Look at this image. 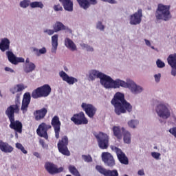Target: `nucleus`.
Wrapping results in <instances>:
<instances>
[{
	"mask_svg": "<svg viewBox=\"0 0 176 176\" xmlns=\"http://www.w3.org/2000/svg\"><path fill=\"white\" fill-rule=\"evenodd\" d=\"M100 83L105 89H119L120 87L129 89L133 94H138L142 93L143 90L142 87L137 85L134 81L126 82L119 79L114 80L111 76H107L104 74L100 78Z\"/></svg>",
	"mask_w": 176,
	"mask_h": 176,
	"instance_id": "nucleus-1",
	"label": "nucleus"
},
{
	"mask_svg": "<svg viewBox=\"0 0 176 176\" xmlns=\"http://www.w3.org/2000/svg\"><path fill=\"white\" fill-rule=\"evenodd\" d=\"M114 107V112L116 115H122L126 112H131L133 106L124 99V94L117 92L111 101Z\"/></svg>",
	"mask_w": 176,
	"mask_h": 176,
	"instance_id": "nucleus-2",
	"label": "nucleus"
},
{
	"mask_svg": "<svg viewBox=\"0 0 176 176\" xmlns=\"http://www.w3.org/2000/svg\"><path fill=\"white\" fill-rule=\"evenodd\" d=\"M170 6H165L163 4H158L155 12V17L157 20H164V21H168L171 19V12H170Z\"/></svg>",
	"mask_w": 176,
	"mask_h": 176,
	"instance_id": "nucleus-3",
	"label": "nucleus"
},
{
	"mask_svg": "<svg viewBox=\"0 0 176 176\" xmlns=\"http://www.w3.org/2000/svg\"><path fill=\"white\" fill-rule=\"evenodd\" d=\"M52 93V87L48 84H45L34 89L32 92V97L36 100L42 98V97H48Z\"/></svg>",
	"mask_w": 176,
	"mask_h": 176,
	"instance_id": "nucleus-4",
	"label": "nucleus"
},
{
	"mask_svg": "<svg viewBox=\"0 0 176 176\" xmlns=\"http://www.w3.org/2000/svg\"><path fill=\"white\" fill-rule=\"evenodd\" d=\"M94 137L96 138L100 149H108L109 146V136L107 133L99 132L98 133H95Z\"/></svg>",
	"mask_w": 176,
	"mask_h": 176,
	"instance_id": "nucleus-5",
	"label": "nucleus"
},
{
	"mask_svg": "<svg viewBox=\"0 0 176 176\" xmlns=\"http://www.w3.org/2000/svg\"><path fill=\"white\" fill-rule=\"evenodd\" d=\"M68 137L65 135L62 137L61 140L58 141L57 144L60 153L64 155L65 156H71V152L68 149Z\"/></svg>",
	"mask_w": 176,
	"mask_h": 176,
	"instance_id": "nucleus-6",
	"label": "nucleus"
},
{
	"mask_svg": "<svg viewBox=\"0 0 176 176\" xmlns=\"http://www.w3.org/2000/svg\"><path fill=\"white\" fill-rule=\"evenodd\" d=\"M156 112L158 116L162 118V119H168L171 116L168 107L164 104H158L156 108Z\"/></svg>",
	"mask_w": 176,
	"mask_h": 176,
	"instance_id": "nucleus-7",
	"label": "nucleus"
},
{
	"mask_svg": "<svg viewBox=\"0 0 176 176\" xmlns=\"http://www.w3.org/2000/svg\"><path fill=\"white\" fill-rule=\"evenodd\" d=\"M81 108L82 111H85L88 118H93L96 116V113H97V108L91 104L82 102L81 104Z\"/></svg>",
	"mask_w": 176,
	"mask_h": 176,
	"instance_id": "nucleus-8",
	"label": "nucleus"
},
{
	"mask_svg": "<svg viewBox=\"0 0 176 176\" xmlns=\"http://www.w3.org/2000/svg\"><path fill=\"white\" fill-rule=\"evenodd\" d=\"M50 129H52V125L42 122L36 129L38 136L45 138V140H48L47 130H50Z\"/></svg>",
	"mask_w": 176,
	"mask_h": 176,
	"instance_id": "nucleus-9",
	"label": "nucleus"
},
{
	"mask_svg": "<svg viewBox=\"0 0 176 176\" xmlns=\"http://www.w3.org/2000/svg\"><path fill=\"white\" fill-rule=\"evenodd\" d=\"M111 148L112 149V151L116 152L117 157L121 164H129V158L127 157L126 154L122 151V149L116 147V146H111Z\"/></svg>",
	"mask_w": 176,
	"mask_h": 176,
	"instance_id": "nucleus-10",
	"label": "nucleus"
},
{
	"mask_svg": "<svg viewBox=\"0 0 176 176\" xmlns=\"http://www.w3.org/2000/svg\"><path fill=\"white\" fill-rule=\"evenodd\" d=\"M45 168L51 175L60 174V173H63V171H64V167L58 168L57 165L52 162H46L45 164Z\"/></svg>",
	"mask_w": 176,
	"mask_h": 176,
	"instance_id": "nucleus-11",
	"label": "nucleus"
},
{
	"mask_svg": "<svg viewBox=\"0 0 176 176\" xmlns=\"http://www.w3.org/2000/svg\"><path fill=\"white\" fill-rule=\"evenodd\" d=\"M72 122H74V124H87L89 120L87 119L86 116L83 111L79 113L74 114L71 118Z\"/></svg>",
	"mask_w": 176,
	"mask_h": 176,
	"instance_id": "nucleus-12",
	"label": "nucleus"
},
{
	"mask_svg": "<svg viewBox=\"0 0 176 176\" xmlns=\"http://www.w3.org/2000/svg\"><path fill=\"white\" fill-rule=\"evenodd\" d=\"M51 124L54 129L55 131V137L57 140L60 138V130L61 129V122H60V118L58 116H55L53 117Z\"/></svg>",
	"mask_w": 176,
	"mask_h": 176,
	"instance_id": "nucleus-13",
	"label": "nucleus"
},
{
	"mask_svg": "<svg viewBox=\"0 0 176 176\" xmlns=\"http://www.w3.org/2000/svg\"><path fill=\"white\" fill-rule=\"evenodd\" d=\"M96 168L100 174H102V175L104 176H119V172H118V170L116 169L109 170L100 165H97Z\"/></svg>",
	"mask_w": 176,
	"mask_h": 176,
	"instance_id": "nucleus-14",
	"label": "nucleus"
},
{
	"mask_svg": "<svg viewBox=\"0 0 176 176\" xmlns=\"http://www.w3.org/2000/svg\"><path fill=\"white\" fill-rule=\"evenodd\" d=\"M102 160L108 167H113L115 166V164H116L115 163L113 156L108 152H104L102 153Z\"/></svg>",
	"mask_w": 176,
	"mask_h": 176,
	"instance_id": "nucleus-15",
	"label": "nucleus"
},
{
	"mask_svg": "<svg viewBox=\"0 0 176 176\" xmlns=\"http://www.w3.org/2000/svg\"><path fill=\"white\" fill-rule=\"evenodd\" d=\"M30 102H31V94H30V92H25L23 94L22 104L21 107V111H22L23 113H25L27 111H28V107H30Z\"/></svg>",
	"mask_w": 176,
	"mask_h": 176,
	"instance_id": "nucleus-16",
	"label": "nucleus"
},
{
	"mask_svg": "<svg viewBox=\"0 0 176 176\" xmlns=\"http://www.w3.org/2000/svg\"><path fill=\"white\" fill-rule=\"evenodd\" d=\"M142 21V10L139 9L138 12L131 15L130 24L131 25H137Z\"/></svg>",
	"mask_w": 176,
	"mask_h": 176,
	"instance_id": "nucleus-17",
	"label": "nucleus"
},
{
	"mask_svg": "<svg viewBox=\"0 0 176 176\" xmlns=\"http://www.w3.org/2000/svg\"><path fill=\"white\" fill-rule=\"evenodd\" d=\"M20 112V108L17 105H10L6 110V115L8 116L9 120H14V113H19Z\"/></svg>",
	"mask_w": 176,
	"mask_h": 176,
	"instance_id": "nucleus-18",
	"label": "nucleus"
},
{
	"mask_svg": "<svg viewBox=\"0 0 176 176\" xmlns=\"http://www.w3.org/2000/svg\"><path fill=\"white\" fill-rule=\"evenodd\" d=\"M6 54L8 58V61L11 63V64H14V65H17L19 63H24L25 60L23 58H17L14 56V54L10 51L6 52Z\"/></svg>",
	"mask_w": 176,
	"mask_h": 176,
	"instance_id": "nucleus-19",
	"label": "nucleus"
},
{
	"mask_svg": "<svg viewBox=\"0 0 176 176\" xmlns=\"http://www.w3.org/2000/svg\"><path fill=\"white\" fill-rule=\"evenodd\" d=\"M10 129L14 130L16 133H19V134H21V133H23V124L21 123V122L19 120L15 121L14 119L10 120Z\"/></svg>",
	"mask_w": 176,
	"mask_h": 176,
	"instance_id": "nucleus-20",
	"label": "nucleus"
},
{
	"mask_svg": "<svg viewBox=\"0 0 176 176\" xmlns=\"http://www.w3.org/2000/svg\"><path fill=\"white\" fill-rule=\"evenodd\" d=\"M59 75L60 78H62L63 80H64V82H67L68 85H74V83H76V82H78V79L68 76V74H67V73H65L64 71H61L59 73Z\"/></svg>",
	"mask_w": 176,
	"mask_h": 176,
	"instance_id": "nucleus-21",
	"label": "nucleus"
},
{
	"mask_svg": "<svg viewBox=\"0 0 176 176\" xmlns=\"http://www.w3.org/2000/svg\"><path fill=\"white\" fill-rule=\"evenodd\" d=\"M78 3L82 9H89L90 5H97V0H77Z\"/></svg>",
	"mask_w": 176,
	"mask_h": 176,
	"instance_id": "nucleus-22",
	"label": "nucleus"
},
{
	"mask_svg": "<svg viewBox=\"0 0 176 176\" xmlns=\"http://www.w3.org/2000/svg\"><path fill=\"white\" fill-rule=\"evenodd\" d=\"M14 148L9 143L0 140V151L4 153H12Z\"/></svg>",
	"mask_w": 176,
	"mask_h": 176,
	"instance_id": "nucleus-23",
	"label": "nucleus"
},
{
	"mask_svg": "<svg viewBox=\"0 0 176 176\" xmlns=\"http://www.w3.org/2000/svg\"><path fill=\"white\" fill-rule=\"evenodd\" d=\"M47 113V109L45 107L39 110H36L34 112V116L35 118V120H42V119L45 118V116H46Z\"/></svg>",
	"mask_w": 176,
	"mask_h": 176,
	"instance_id": "nucleus-24",
	"label": "nucleus"
},
{
	"mask_svg": "<svg viewBox=\"0 0 176 176\" xmlns=\"http://www.w3.org/2000/svg\"><path fill=\"white\" fill-rule=\"evenodd\" d=\"M63 5V8L67 12H72L74 10V3L71 0H59Z\"/></svg>",
	"mask_w": 176,
	"mask_h": 176,
	"instance_id": "nucleus-25",
	"label": "nucleus"
},
{
	"mask_svg": "<svg viewBox=\"0 0 176 176\" xmlns=\"http://www.w3.org/2000/svg\"><path fill=\"white\" fill-rule=\"evenodd\" d=\"M167 61H168V65H170L172 68L171 75H173V76H176V59H175L174 58H173V56H170L169 55L167 58Z\"/></svg>",
	"mask_w": 176,
	"mask_h": 176,
	"instance_id": "nucleus-26",
	"label": "nucleus"
},
{
	"mask_svg": "<svg viewBox=\"0 0 176 176\" xmlns=\"http://www.w3.org/2000/svg\"><path fill=\"white\" fill-rule=\"evenodd\" d=\"M10 49V41L7 38H3L0 42V50L2 52H6Z\"/></svg>",
	"mask_w": 176,
	"mask_h": 176,
	"instance_id": "nucleus-27",
	"label": "nucleus"
},
{
	"mask_svg": "<svg viewBox=\"0 0 176 176\" xmlns=\"http://www.w3.org/2000/svg\"><path fill=\"white\" fill-rule=\"evenodd\" d=\"M52 53H56L57 47L58 46V34H54L52 36Z\"/></svg>",
	"mask_w": 176,
	"mask_h": 176,
	"instance_id": "nucleus-28",
	"label": "nucleus"
},
{
	"mask_svg": "<svg viewBox=\"0 0 176 176\" xmlns=\"http://www.w3.org/2000/svg\"><path fill=\"white\" fill-rule=\"evenodd\" d=\"M104 73L100 72L97 70H91L89 71L88 80H94L96 78H99V79L101 80V78L102 76Z\"/></svg>",
	"mask_w": 176,
	"mask_h": 176,
	"instance_id": "nucleus-29",
	"label": "nucleus"
},
{
	"mask_svg": "<svg viewBox=\"0 0 176 176\" xmlns=\"http://www.w3.org/2000/svg\"><path fill=\"white\" fill-rule=\"evenodd\" d=\"M65 46H66L67 49H69V50H72V52H75V50H77L76 45L69 38H66L65 39Z\"/></svg>",
	"mask_w": 176,
	"mask_h": 176,
	"instance_id": "nucleus-30",
	"label": "nucleus"
},
{
	"mask_svg": "<svg viewBox=\"0 0 176 176\" xmlns=\"http://www.w3.org/2000/svg\"><path fill=\"white\" fill-rule=\"evenodd\" d=\"M35 68H36L35 64L33 63H30L25 65V66L23 67V71L24 72H25V74H30V72L35 71Z\"/></svg>",
	"mask_w": 176,
	"mask_h": 176,
	"instance_id": "nucleus-31",
	"label": "nucleus"
},
{
	"mask_svg": "<svg viewBox=\"0 0 176 176\" xmlns=\"http://www.w3.org/2000/svg\"><path fill=\"white\" fill-rule=\"evenodd\" d=\"M53 29L55 32H58L60 31H64L67 30L65 25L60 21H56V23L53 25Z\"/></svg>",
	"mask_w": 176,
	"mask_h": 176,
	"instance_id": "nucleus-32",
	"label": "nucleus"
},
{
	"mask_svg": "<svg viewBox=\"0 0 176 176\" xmlns=\"http://www.w3.org/2000/svg\"><path fill=\"white\" fill-rule=\"evenodd\" d=\"M112 131L113 133V135H115L118 140H122V131L120 130V126H114L112 128Z\"/></svg>",
	"mask_w": 176,
	"mask_h": 176,
	"instance_id": "nucleus-33",
	"label": "nucleus"
},
{
	"mask_svg": "<svg viewBox=\"0 0 176 176\" xmlns=\"http://www.w3.org/2000/svg\"><path fill=\"white\" fill-rule=\"evenodd\" d=\"M122 130L123 131L124 142L125 144H130V142H131V134H130V132H129V131H125L124 132V127L122 128Z\"/></svg>",
	"mask_w": 176,
	"mask_h": 176,
	"instance_id": "nucleus-34",
	"label": "nucleus"
},
{
	"mask_svg": "<svg viewBox=\"0 0 176 176\" xmlns=\"http://www.w3.org/2000/svg\"><path fill=\"white\" fill-rule=\"evenodd\" d=\"M68 170L70 174H72V175L81 176L80 173H79V170H78V169L76 168V167H75V166L69 165L68 166Z\"/></svg>",
	"mask_w": 176,
	"mask_h": 176,
	"instance_id": "nucleus-35",
	"label": "nucleus"
},
{
	"mask_svg": "<svg viewBox=\"0 0 176 176\" xmlns=\"http://www.w3.org/2000/svg\"><path fill=\"white\" fill-rule=\"evenodd\" d=\"M30 8L34 9L35 8H40V9H43V3L41 1H34L30 3Z\"/></svg>",
	"mask_w": 176,
	"mask_h": 176,
	"instance_id": "nucleus-36",
	"label": "nucleus"
},
{
	"mask_svg": "<svg viewBox=\"0 0 176 176\" xmlns=\"http://www.w3.org/2000/svg\"><path fill=\"white\" fill-rule=\"evenodd\" d=\"M33 52L39 57L41 54H45L47 52L46 47H43L40 50L37 48H33Z\"/></svg>",
	"mask_w": 176,
	"mask_h": 176,
	"instance_id": "nucleus-37",
	"label": "nucleus"
},
{
	"mask_svg": "<svg viewBox=\"0 0 176 176\" xmlns=\"http://www.w3.org/2000/svg\"><path fill=\"white\" fill-rule=\"evenodd\" d=\"M138 120H131L128 122V125L131 129H135L137 126L138 125Z\"/></svg>",
	"mask_w": 176,
	"mask_h": 176,
	"instance_id": "nucleus-38",
	"label": "nucleus"
},
{
	"mask_svg": "<svg viewBox=\"0 0 176 176\" xmlns=\"http://www.w3.org/2000/svg\"><path fill=\"white\" fill-rule=\"evenodd\" d=\"M31 1L30 0H23L20 2V6L21 8H23V9H25V8H28L30 6Z\"/></svg>",
	"mask_w": 176,
	"mask_h": 176,
	"instance_id": "nucleus-39",
	"label": "nucleus"
},
{
	"mask_svg": "<svg viewBox=\"0 0 176 176\" xmlns=\"http://www.w3.org/2000/svg\"><path fill=\"white\" fill-rule=\"evenodd\" d=\"M82 159H83L84 162L86 163H91V162H93V158L91 155H82Z\"/></svg>",
	"mask_w": 176,
	"mask_h": 176,
	"instance_id": "nucleus-40",
	"label": "nucleus"
},
{
	"mask_svg": "<svg viewBox=\"0 0 176 176\" xmlns=\"http://www.w3.org/2000/svg\"><path fill=\"white\" fill-rule=\"evenodd\" d=\"M20 97H21V93L17 94L16 95L15 104H13V105H16L18 107V108H20V103H21Z\"/></svg>",
	"mask_w": 176,
	"mask_h": 176,
	"instance_id": "nucleus-41",
	"label": "nucleus"
},
{
	"mask_svg": "<svg viewBox=\"0 0 176 176\" xmlns=\"http://www.w3.org/2000/svg\"><path fill=\"white\" fill-rule=\"evenodd\" d=\"M156 64L158 68H164V67H166V64L164 63V62L162 61V60L160 59H157V60L156 61Z\"/></svg>",
	"mask_w": 176,
	"mask_h": 176,
	"instance_id": "nucleus-42",
	"label": "nucleus"
},
{
	"mask_svg": "<svg viewBox=\"0 0 176 176\" xmlns=\"http://www.w3.org/2000/svg\"><path fill=\"white\" fill-rule=\"evenodd\" d=\"M96 28H98V30H100V31H104V30H105V26L102 25L101 21H99L96 25Z\"/></svg>",
	"mask_w": 176,
	"mask_h": 176,
	"instance_id": "nucleus-43",
	"label": "nucleus"
},
{
	"mask_svg": "<svg viewBox=\"0 0 176 176\" xmlns=\"http://www.w3.org/2000/svg\"><path fill=\"white\" fill-rule=\"evenodd\" d=\"M39 144L44 149H47V148H49V146L46 144V143H45V140H43V139H41L39 140Z\"/></svg>",
	"mask_w": 176,
	"mask_h": 176,
	"instance_id": "nucleus-44",
	"label": "nucleus"
},
{
	"mask_svg": "<svg viewBox=\"0 0 176 176\" xmlns=\"http://www.w3.org/2000/svg\"><path fill=\"white\" fill-rule=\"evenodd\" d=\"M54 10H55V12H61L63 7L60 4L55 5L54 6Z\"/></svg>",
	"mask_w": 176,
	"mask_h": 176,
	"instance_id": "nucleus-45",
	"label": "nucleus"
},
{
	"mask_svg": "<svg viewBox=\"0 0 176 176\" xmlns=\"http://www.w3.org/2000/svg\"><path fill=\"white\" fill-rule=\"evenodd\" d=\"M16 91L20 92V91H23L24 90V85L23 84H18L16 85Z\"/></svg>",
	"mask_w": 176,
	"mask_h": 176,
	"instance_id": "nucleus-46",
	"label": "nucleus"
},
{
	"mask_svg": "<svg viewBox=\"0 0 176 176\" xmlns=\"http://www.w3.org/2000/svg\"><path fill=\"white\" fill-rule=\"evenodd\" d=\"M168 131L170 134H172V135H173V137H175V138H176V126L170 128Z\"/></svg>",
	"mask_w": 176,
	"mask_h": 176,
	"instance_id": "nucleus-47",
	"label": "nucleus"
},
{
	"mask_svg": "<svg viewBox=\"0 0 176 176\" xmlns=\"http://www.w3.org/2000/svg\"><path fill=\"white\" fill-rule=\"evenodd\" d=\"M151 155L154 157V159H157V160L160 157V153L157 152L151 153Z\"/></svg>",
	"mask_w": 176,
	"mask_h": 176,
	"instance_id": "nucleus-48",
	"label": "nucleus"
},
{
	"mask_svg": "<svg viewBox=\"0 0 176 176\" xmlns=\"http://www.w3.org/2000/svg\"><path fill=\"white\" fill-rule=\"evenodd\" d=\"M154 78H155V82H157V83H158V82H160V78H162V74H155L154 76Z\"/></svg>",
	"mask_w": 176,
	"mask_h": 176,
	"instance_id": "nucleus-49",
	"label": "nucleus"
},
{
	"mask_svg": "<svg viewBox=\"0 0 176 176\" xmlns=\"http://www.w3.org/2000/svg\"><path fill=\"white\" fill-rule=\"evenodd\" d=\"M10 91L13 94H16V93H19V91H17V86L15 85L14 87L11 88Z\"/></svg>",
	"mask_w": 176,
	"mask_h": 176,
	"instance_id": "nucleus-50",
	"label": "nucleus"
},
{
	"mask_svg": "<svg viewBox=\"0 0 176 176\" xmlns=\"http://www.w3.org/2000/svg\"><path fill=\"white\" fill-rule=\"evenodd\" d=\"M44 32L48 34L49 35H53V34H54L56 32L54 30H44Z\"/></svg>",
	"mask_w": 176,
	"mask_h": 176,
	"instance_id": "nucleus-51",
	"label": "nucleus"
},
{
	"mask_svg": "<svg viewBox=\"0 0 176 176\" xmlns=\"http://www.w3.org/2000/svg\"><path fill=\"white\" fill-rule=\"evenodd\" d=\"M15 146L17 149H19V150H21L24 147L23 144H21V143H16Z\"/></svg>",
	"mask_w": 176,
	"mask_h": 176,
	"instance_id": "nucleus-52",
	"label": "nucleus"
},
{
	"mask_svg": "<svg viewBox=\"0 0 176 176\" xmlns=\"http://www.w3.org/2000/svg\"><path fill=\"white\" fill-rule=\"evenodd\" d=\"M5 71L8 72H11V73L14 72V70H13V69H11L10 67H5Z\"/></svg>",
	"mask_w": 176,
	"mask_h": 176,
	"instance_id": "nucleus-53",
	"label": "nucleus"
},
{
	"mask_svg": "<svg viewBox=\"0 0 176 176\" xmlns=\"http://www.w3.org/2000/svg\"><path fill=\"white\" fill-rule=\"evenodd\" d=\"M103 2H108L109 3H116L115 0H102Z\"/></svg>",
	"mask_w": 176,
	"mask_h": 176,
	"instance_id": "nucleus-54",
	"label": "nucleus"
},
{
	"mask_svg": "<svg viewBox=\"0 0 176 176\" xmlns=\"http://www.w3.org/2000/svg\"><path fill=\"white\" fill-rule=\"evenodd\" d=\"M34 156H36V157H38V159H41V155L38 152H34L33 153Z\"/></svg>",
	"mask_w": 176,
	"mask_h": 176,
	"instance_id": "nucleus-55",
	"label": "nucleus"
},
{
	"mask_svg": "<svg viewBox=\"0 0 176 176\" xmlns=\"http://www.w3.org/2000/svg\"><path fill=\"white\" fill-rule=\"evenodd\" d=\"M138 175H145V173H144V170H140L138 172Z\"/></svg>",
	"mask_w": 176,
	"mask_h": 176,
	"instance_id": "nucleus-56",
	"label": "nucleus"
},
{
	"mask_svg": "<svg viewBox=\"0 0 176 176\" xmlns=\"http://www.w3.org/2000/svg\"><path fill=\"white\" fill-rule=\"evenodd\" d=\"M144 42L146 45V46H148L151 47V41H149L148 40L144 39Z\"/></svg>",
	"mask_w": 176,
	"mask_h": 176,
	"instance_id": "nucleus-57",
	"label": "nucleus"
},
{
	"mask_svg": "<svg viewBox=\"0 0 176 176\" xmlns=\"http://www.w3.org/2000/svg\"><path fill=\"white\" fill-rule=\"evenodd\" d=\"M20 151H21L22 153H24L25 155H27L28 153V151H27V150H25L24 147L21 148Z\"/></svg>",
	"mask_w": 176,
	"mask_h": 176,
	"instance_id": "nucleus-58",
	"label": "nucleus"
},
{
	"mask_svg": "<svg viewBox=\"0 0 176 176\" xmlns=\"http://www.w3.org/2000/svg\"><path fill=\"white\" fill-rule=\"evenodd\" d=\"M87 50L88 52H93L94 50L93 49V47H90V46H88V47H87Z\"/></svg>",
	"mask_w": 176,
	"mask_h": 176,
	"instance_id": "nucleus-59",
	"label": "nucleus"
},
{
	"mask_svg": "<svg viewBox=\"0 0 176 176\" xmlns=\"http://www.w3.org/2000/svg\"><path fill=\"white\" fill-rule=\"evenodd\" d=\"M170 57H173L175 60H176V54H170Z\"/></svg>",
	"mask_w": 176,
	"mask_h": 176,
	"instance_id": "nucleus-60",
	"label": "nucleus"
},
{
	"mask_svg": "<svg viewBox=\"0 0 176 176\" xmlns=\"http://www.w3.org/2000/svg\"><path fill=\"white\" fill-rule=\"evenodd\" d=\"M25 64H30L31 62H30V59L29 58H27L26 60H25Z\"/></svg>",
	"mask_w": 176,
	"mask_h": 176,
	"instance_id": "nucleus-61",
	"label": "nucleus"
},
{
	"mask_svg": "<svg viewBox=\"0 0 176 176\" xmlns=\"http://www.w3.org/2000/svg\"><path fill=\"white\" fill-rule=\"evenodd\" d=\"M151 49H155V47H153V46H151Z\"/></svg>",
	"mask_w": 176,
	"mask_h": 176,
	"instance_id": "nucleus-62",
	"label": "nucleus"
},
{
	"mask_svg": "<svg viewBox=\"0 0 176 176\" xmlns=\"http://www.w3.org/2000/svg\"><path fill=\"white\" fill-rule=\"evenodd\" d=\"M124 176H129V175H124Z\"/></svg>",
	"mask_w": 176,
	"mask_h": 176,
	"instance_id": "nucleus-63",
	"label": "nucleus"
}]
</instances>
